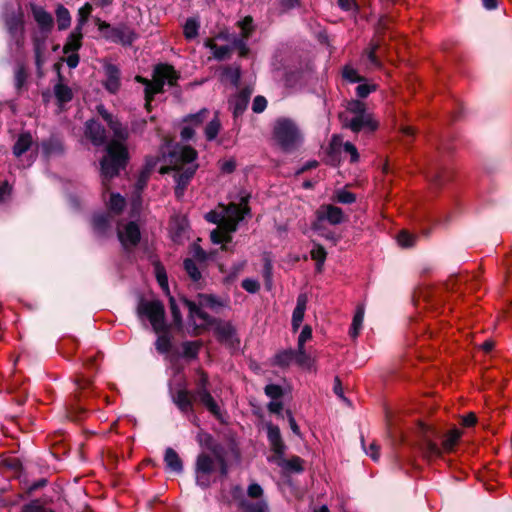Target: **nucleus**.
I'll use <instances>...</instances> for the list:
<instances>
[{"label":"nucleus","mask_w":512,"mask_h":512,"mask_svg":"<svg viewBox=\"0 0 512 512\" xmlns=\"http://www.w3.org/2000/svg\"><path fill=\"white\" fill-rule=\"evenodd\" d=\"M376 86L375 85H369V84H359L356 88V94L360 98L367 97L372 91H375Z\"/></svg>","instance_id":"obj_57"},{"label":"nucleus","mask_w":512,"mask_h":512,"mask_svg":"<svg viewBox=\"0 0 512 512\" xmlns=\"http://www.w3.org/2000/svg\"><path fill=\"white\" fill-rule=\"evenodd\" d=\"M21 512H54L50 507L39 500H33L23 506Z\"/></svg>","instance_id":"obj_41"},{"label":"nucleus","mask_w":512,"mask_h":512,"mask_svg":"<svg viewBox=\"0 0 512 512\" xmlns=\"http://www.w3.org/2000/svg\"><path fill=\"white\" fill-rule=\"evenodd\" d=\"M266 428L270 448L274 453L268 460L283 469L301 472L303 470L301 458L294 456L289 460L284 459L286 446L282 440L279 427L268 423Z\"/></svg>","instance_id":"obj_7"},{"label":"nucleus","mask_w":512,"mask_h":512,"mask_svg":"<svg viewBox=\"0 0 512 512\" xmlns=\"http://www.w3.org/2000/svg\"><path fill=\"white\" fill-rule=\"evenodd\" d=\"M220 208L219 212L210 211L205 216L208 222L218 224V227L211 232V240L215 244L230 242L239 222L250 211L247 196L241 197L238 204L230 203L227 206L221 205Z\"/></svg>","instance_id":"obj_3"},{"label":"nucleus","mask_w":512,"mask_h":512,"mask_svg":"<svg viewBox=\"0 0 512 512\" xmlns=\"http://www.w3.org/2000/svg\"><path fill=\"white\" fill-rule=\"evenodd\" d=\"M343 77L347 80H349L350 82H359L360 81V77L357 73V71L352 68V67H349V66H346L343 70Z\"/></svg>","instance_id":"obj_59"},{"label":"nucleus","mask_w":512,"mask_h":512,"mask_svg":"<svg viewBox=\"0 0 512 512\" xmlns=\"http://www.w3.org/2000/svg\"><path fill=\"white\" fill-rule=\"evenodd\" d=\"M32 15L39 25L40 29L44 32H49L53 27V18L44 8L37 5H31Z\"/></svg>","instance_id":"obj_23"},{"label":"nucleus","mask_w":512,"mask_h":512,"mask_svg":"<svg viewBox=\"0 0 512 512\" xmlns=\"http://www.w3.org/2000/svg\"><path fill=\"white\" fill-rule=\"evenodd\" d=\"M195 135V128L186 123V125L181 130V138L184 141H189Z\"/></svg>","instance_id":"obj_64"},{"label":"nucleus","mask_w":512,"mask_h":512,"mask_svg":"<svg viewBox=\"0 0 512 512\" xmlns=\"http://www.w3.org/2000/svg\"><path fill=\"white\" fill-rule=\"evenodd\" d=\"M182 303L188 310V321L192 327L193 333H197L198 329L206 328L211 325L213 319L205 311L206 308L214 309L219 303L211 295L200 294L197 302L188 299H182Z\"/></svg>","instance_id":"obj_6"},{"label":"nucleus","mask_w":512,"mask_h":512,"mask_svg":"<svg viewBox=\"0 0 512 512\" xmlns=\"http://www.w3.org/2000/svg\"><path fill=\"white\" fill-rule=\"evenodd\" d=\"M265 394L272 400H276L281 398L283 390L279 385L269 384L265 387Z\"/></svg>","instance_id":"obj_50"},{"label":"nucleus","mask_w":512,"mask_h":512,"mask_svg":"<svg viewBox=\"0 0 512 512\" xmlns=\"http://www.w3.org/2000/svg\"><path fill=\"white\" fill-rule=\"evenodd\" d=\"M42 148L46 155H51L61 150L60 144L53 141L44 142Z\"/></svg>","instance_id":"obj_60"},{"label":"nucleus","mask_w":512,"mask_h":512,"mask_svg":"<svg viewBox=\"0 0 512 512\" xmlns=\"http://www.w3.org/2000/svg\"><path fill=\"white\" fill-rule=\"evenodd\" d=\"M155 345L158 352L168 353L171 349V338L166 333L160 334Z\"/></svg>","instance_id":"obj_44"},{"label":"nucleus","mask_w":512,"mask_h":512,"mask_svg":"<svg viewBox=\"0 0 512 512\" xmlns=\"http://www.w3.org/2000/svg\"><path fill=\"white\" fill-rule=\"evenodd\" d=\"M117 236L124 249L129 250L135 247L141 238V232L137 222L131 220L128 222H118Z\"/></svg>","instance_id":"obj_16"},{"label":"nucleus","mask_w":512,"mask_h":512,"mask_svg":"<svg viewBox=\"0 0 512 512\" xmlns=\"http://www.w3.org/2000/svg\"><path fill=\"white\" fill-rule=\"evenodd\" d=\"M61 79V76H59ZM54 95L59 102V104H64L72 100L73 92L70 87L63 84L61 80L54 85Z\"/></svg>","instance_id":"obj_31"},{"label":"nucleus","mask_w":512,"mask_h":512,"mask_svg":"<svg viewBox=\"0 0 512 512\" xmlns=\"http://www.w3.org/2000/svg\"><path fill=\"white\" fill-rule=\"evenodd\" d=\"M182 347H183V353L186 357L193 358V357H196V355L198 354L199 345L197 342H192V341L184 342Z\"/></svg>","instance_id":"obj_49"},{"label":"nucleus","mask_w":512,"mask_h":512,"mask_svg":"<svg viewBox=\"0 0 512 512\" xmlns=\"http://www.w3.org/2000/svg\"><path fill=\"white\" fill-rule=\"evenodd\" d=\"M242 288L249 293H256L260 289V284L256 279L246 278L242 281Z\"/></svg>","instance_id":"obj_52"},{"label":"nucleus","mask_w":512,"mask_h":512,"mask_svg":"<svg viewBox=\"0 0 512 512\" xmlns=\"http://www.w3.org/2000/svg\"><path fill=\"white\" fill-rule=\"evenodd\" d=\"M415 240V236L406 231L400 232L397 238L399 245L405 248L412 247L415 243Z\"/></svg>","instance_id":"obj_48"},{"label":"nucleus","mask_w":512,"mask_h":512,"mask_svg":"<svg viewBox=\"0 0 512 512\" xmlns=\"http://www.w3.org/2000/svg\"><path fill=\"white\" fill-rule=\"evenodd\" d=\"M225 75L233 85H237L240 80V69L239 67L227 68L225 70Z\"/></svg>","instance_id":"obj_56"},{"label":"nucleus","mask_w":512,"mask_h":512,"mask_svg":"<svg viewBox=\"0 0 512 512\" xmlns=\"http://www.w3.org/2000/svg\"><path fill=\"white\" fill-rule=\"evenodd\" d=\"M7 31L10 35L11 41L17 46L21 47L24 41V19L23 13H18L9 16L5 20Z\"/></svg>","instance_id":"obj_17"},{"label":"nucleus","mask_w":512,"mask_h":512,"mask_svg":"<svg viewBox=\"0 0 512 512\" xmlns=\"http://www.w3.org/2000/svg\"><path fill=\"white\" fill-rule=\"evenodd\" d=\"M125 198L119 193H111L107 201L108 213L97 214L93 218L94 232L99 236L107 235L112 229L113 216L120 214L125 206Z\"/></svg>","instance_id":"obj_10"},{"label":"nucleus","mask_w":512,"mask_h":512,"mask_svg":"<svg viewBox=\"0 0 512 512\" xmlns=\"http://www.w3.org/2000/svg\"><path fill=\"white\" fill-rule=\"evenodd\" d=\"M197 442L203 449L209 450L216 459L221 463V472L226 474V462L222 453L221 446L213 439V437L204 431H199L197 434Z\"/></svg>","instance_id":"obj_18"},{"label":"nucleus","mask_w":512,"mask_h":512,"mask_svg":"<svg viewBox=\"0 0 512 512\" xmlns=\"http://www.w3.org/2000/svg\"><path fill=\"white\" fill-rule=\"evenodd\" d=\"M273 139L284 152L296 150L303 141L297 124L288 118H279L273 126Z\"/></svg>","instance_id":"obj_8"},{"label":"nucleus","mask_w":512,"mask_h":512,"mask_svg":"<svg viewBox=\"0 0 512 512\" xmlns=\"http://www.w3.org/2000/svg\"><path fill=\"white\" fill-rule=\"evenodd\" d=\"M330 148L333 152H340L343 150L350 156V161L353 163L359 160V154L355 145H353L351 142L343 143L342 138L339 135H334L332 137Z\"/></svg>","instance_id":"obj_22"},{"label":"nucleus","mask_w":512,"mask_h":512,"mask_svg":"<svg viewBox=\"0 0 512 512\" xmlns=\"http://www.w3.org/2000/svg\"><path fill=\"white\" fill-rule=\"evenodd\" d=\"M294 362L307 369H311L313 367V361L311 360L310 356L305 352L304 348H298L297 350H295Z\"/></svg>","instance_id":"obj_40"},{"label":"nucleus","mask_w":512,"mask_h":512,"mask_svg":"<svg viewBox=\"0 0 512 512\" xmlns=\"http://www.w3.org/2000/svg\"><path fill=\"white\" fill-rule=\"evenodd\" d=\"M216 464L221 466V463L213 455L202 452L196 459V482L202 487H208L210 484L209 475L215 470Z\"/></svg>","instance_id":"obj_14"},{"label":"nucleus","mask_w":512,"mask_h":512,"mask_svg":"<svg viewBox=\"0 0 512 512\" xmlns=\"http://www.w3.org/2000/svg\"><path fill=\"white\" fill-rule=\"evenodd\" d=\"M82 45V32L81 30H77V27L73 32L68 36L67 41L63 47L64 54H69L70 52H77Z\"/></svg>","instance_id":"obj_28"},{"label":"nucleus","mask_w":512,"mask_h":512,"mask_svg":"<svg viewBox=\"0 0 512 512\" xmlns=\"http://www.w3.org/2000/svg\"><path fill=\"white\" fill-rule=\"evenodd\" d=\"M311 258L316 261V270L318 272L322 271L324 262L327 257V252L324 247L320 244H314L313 248L310 252Z\"/></svg>","instance_id":"obj_32"},{"label":"nucleus","mask_w":512,"mask_h":512,"mask_svg":"<svg viewBox=\"0 0 512 512\" xmlns=\"http://www.w3.org/2000/svg\"><path fill=\"white\" fill-rule=\"evenodd\" d=\"M315 232H317L321 237L327 239V240H331V241H336L337 238L335 237V234L334 232L328 230L325 226H324V223H321V228L320 229H313Z\"/></svg>","instance_id":"obj_63"},{"label":"nucleus","mask_w":512,"mask_h":512,"mask_svg":"<svg viewBox=\"0 0 512 512\" xmlns=\"http://www.w3.org/2000/svg\"><path fill=\"white\" fill-rule=\"evenodd\" d=\"M170 309H171V314H172L173 321H174L175 325L181 326L182 316H181L180 310L176 304V301L173 297H170Z\"/></svg>","instance_id":"obj_54"},{"label":"nucleus","mask_w":512,"mask_h":512,"mask_svg":"<svg viewBox=\"0 0 512 512\" xmlns=\"http://www.w3.org/2000/svg\"><path fill=\"white\" fill-rule=\"evenodd\" d=\"M220 129H221V122L216 114L215 117L211 121H209L207 123V125L205 126L204 134H205L206 139L208 141L215 140L216 137L218 136Z\"/></svg>","instance_id":"obj_34"},{"label":"nucleus","mask_w":512,"mask_h":512,"mask_svg":"<svg viewBox=\"0 0 512 512\" xmlns=\"http://www.w3.org/2000/svg\"><path fill=\"white\" fill-rule=\"evenodd\" d=\"M155 271H156L157 281H158L160 287L164 291L168 292V280H167V276H166V273H165L163 267H161L160 265H156Z\"/></svg>","instance_id":"obj_51"},{"label":"nucleus","mask_w":512,"mask_h":512,"mask_svg":"<svg viewBox=\"0 0 512 512\" xmlns=\"http://www.w3.org/2000/svg\"><path fill=\"white\" fill-rule=\"evenodd\" d=\"M184 35L186 39H194L198 35L199 23L194 18H189L184 25Z\"/></svg>","instance_id":"obj_39"},{"label":"nucleus","mask_w":512,"mask_h":512,"mask_svg":"<svg viewBox=\"0 0 512 512\" xmlns=\"http://www.w3.org/2000/svg\"><path fill=\"white\" fill-rule=\"evenodd\" d=\"M193 400H195L193 393L186 389L178 390L173 396L174 403L183 413L193 411Z\"/></svg>","instance_id":"obj_24"},{"label":"nucleus","mask_w":512,"mask_h":512,"mask_svg":"<svg viewBox=\"0 0 512 512\" xmlns=\"http://www.w3.org/2000/svg\"><path fill=\"white\" fill-rule=\"evenodd\" d=\"M267 107V100L263 96H256L252 103V110L255 113L263 112Z\"/></svg>","instance_id":"obj_55"},{"label":"nucleus","mask_w":512,"mask_h":512,"mask_svg":"<svg viewBox=\"0 0 512 512\" xmlns=\"http://www.w3.org/2000/svg\"><path fill=\"white\" fill-rule=\"evenodd\" d=\"M335 200L343 204H351L355 202L356 197L353 193L347 190H338L335 194Z\"/></svg>","instance_id":"obj_47"},{"label":"nucleus","mask_w":512,"mask_h":512,"mask_svg":"<svg viewBox=\"0 0 512 512\" xmlns=\"http://www.w3.org/2000/svg\"><path fill=\"white\" fill-rule=\"evenodd\" d=\"M56 18L59 30H65L71 24L70 13L63 5H58L56 9Z\"/></svg>","instance_id":"obj_33"},{"label":"nucleus","mask_w":512,"mask_h":512,"mask_svg":"<svg viewBox=\"0 0 512 512\" xmlns=\"http://www.w3.org/2000/svg\"><path fill=\"white\" fill-rule=\"evenodd\" d=\"M209 114V110L206 108L201 109L195 114H190L185 117L184 122L191 125L193 128L200 126L204 120L207 118Z\"/></svg>","instance_id":"obj_37"},{"label":"nucleus","mask_w":512,"mask_h":512,"mask_svg":"<svg viewBox=\"0 0 512 512\" xmlns=\"http://www.w3.org/2000/svg\"><path fill=\"white\" fill-rule=\"evenodd\" d=\"M26 71L23 66H19L15 71V84L17 88H21L26 81Z\"/></svg>","instance_id":"obj_58"},{"label":"nucleus","mask_w":512,"mask_h":512,"mask_svg":"<svg viewBox=\"0 0 512 512\" xmlns=\"http://www.w3.org/2000/svg\"><path fill=\"white\" fill-rule=\"evenodd\" d=\"M365 308L363 305H358L354 314L349 334L352 338H356L363 326Z\"/></svg>","instance_id":"obj_30"},{"label":"nucleus","mask_w":512,"mask_h":512,"mask_svg":"<svg viewBox=\"0 0 512 512\" xmlns=\"http://www.w3.org/2000/svg\"><path fill=\"white\" fill-rule=\"evenodd\" d=\"M315 220L312 229H320L325 221L331 225H338L344 221V213L341 208L332 204H323L315 212Z\"/></svg>","instance_id":"obj_15"},{"label":"nucleus","mask_w":512,"mask_h":512,"mask_svg":"<svg viewBox=\"0 0 512 512\" xmlns=\"http://www.w3.org/2000/svg\"><path fill=\"white\" fill-rule=\"evenodd\" d=\"M104 71L106 77L103 83L104 87L112 94L117 93L121 85L120 70L113 64H107L104 67Z\"/></svg>","instance_id":"obj_21"},{"label":"nucleus","mask_w":512,"mask_h":512,"mask_svg":"<svg viewBox=\"0 0 512 512\" xmlns=\"http://www.w3.org/2000/svg\"><path fill=\"white\" fill-rule=\"evenodd\" d=\"M312 337V329L310 326L305 325L298 337V348H304L305 343Z\"/></svg>","instance_id":"obj_53"},{"label":"nucleus","mask_w":512,"mask_h":512,"mask_svg":"<svg viewBox=\"0 0 512 512\" xmlns=\"http://www.w3.org/2000/svg\"><path fill=\"white\" fill-rule=\"evenodd\" d=\"M150 174V168H146L139 174V177L136 182V192L137 194H140V192L145 188L148 178ZM140 209V202H139V195H137V199L133 201L132 204V214L133 216H136L139 214Z\"/></svg>","instance_id":"obj_26"},{"label":"nucleus","mask_w":512,"mask_h":512,"mask_svg":"<svg viewBox=\"0 0 512 512\" xmlns=\"http://www.w3.org/2000/svg\"><path fill=\"white\" fill-rule=\"evenodd\" d=\"M307 301L308 298L306 294H300L297 298V304L292 315V328L294 331H297L301 326L306 310Z\"/></svg>","instance_id":"obj_25"},{"label":"nucleus","mask_w":512,"mask_h":512,"mask_svg":"<svg viewBox=\"0 0 512 512\" xmlns=\"http://www.w3.org/2000/svg\"><path fill=\"white\" fill-rule=\"evenodd\" d=\"M85 135L96 146L103 145L106 142V131L104 127L95 120L86 122Z\"/></svg>","instance_id":"obj_20"},{"label":"nucleus","mask_w":512,"mask_h":512,"mask_svg":"<svg viewBox=\"0 0 512 512\" xmlns=\"http://www.w3.org/2000/svg\"><path fill=\"white\" fill-rule=\"evenodd\" d=\"M215 331L222 341H229L234 335V328L228 322H219L215 327Z\"/></svg>","instance_id":"obj_36"},{"label":"nucleus","mask_w":512,"mask_h":512,"mask_svg":"<svg viewBox=\"0 0 512 512\" xmlns=\"http://www.w3.org/2000/svg\"><path fill=\"white\" fill-rule=\"evenodd\" d=\"M196 388L193 391L195 401L200 402L211 414L221 419V410L217 402L208 390V376L203 371H198L195 380Z\"/></svg>","instance_id":"obj_13"},{"label":"nucleus","mask_w":512,"mask_h":512,"mask_svg":"<svg viewBox=\"0 0 512 512\" xmlns=\"http://www.w3.org/2000/svg\"><path fill=\"white\" fill-rule=\"evenodd\" d=\"M97 111L113 132L114 139L106 147V155L101 161L102 184L105 190H109L108 181L117 176L128 160V151L125 141L129 132L126 126L109 113L103 105L97 106Z\"/></svg>","instance_id":"obj_1"},{"label":"nucleus","mask_w":512,"mask_h":512,"mask_svg":"<svg viewBox=\"0 0 512 512\" xmlns=\"http://www.w3.org/2000/svg\"><path fill=\"white\" fill-rule=\"evenodd\" d=\"M137 315L141 320H148L156 333L166 330L165 309L159 300L140 299Z\"/></svg>","instance_id":"obj_11"},{"label":"nucleus","mask_w":512,"mask_h":512,"mask_svg":"<svg viewBox=\"0 0 512 512\" xmlns=\"http://www.w3.org/2000/svg\"><path fill=\"white\" fill-rule=\"evenodd\" d=\"M242 512H268V504L264 500H259L257 502H251L244 500L241 502Z\"/></svg>","instance_id":"obj_35"},{"label":"nucleus","mask_w":512,"mask_h":512,"mask_svg":"<svg viewBox=\"0 0 512 512\" xmlns=\"http://www.w3.org/2000/svg\"><path fill=\"white\" fill-rule=\"evenodd\" d=\"M295 359V350H285L275 356L276 364L280 366H287Z\"/></svg>","instance_id":"obj_43"},{"label":"nucleus","mask_w":512,"mask_h":512,"mask_svg":"<svg viewBox=\"0 0 512 512\" xmlns=\"http://www.w3.org/2000/svg\"><path fill=\"white\" fill-rule=\"evenodd\" d=\"M177 79L176 71L167 64H160L155 67L151 81L141 76H136L135 80L145 85V106L148 111L150 110L154 95L162 92L165 84L169 86L175 85Z\"/></svg>","instance_id":"obj_5"},{"label":"nucleus","mask_w":512,"mask_h":512,"mask_svg":"<svg viewBox=\"0 0 512 512\" xmlns=\"http://www.w3.org/2000/svg\"><path fill=\"white\" fill-rule=\"evenodd\" d=\"M33 144V139L31 134L29 133H22L18 137L14 147H13V154L16 157H21L25 152H27Z\"/></svg>","instance_id":"obj_29"},{"label":"nucleus","mask_w":512,"mask_h":512,"mask_svg":"<svg viewBox=\"0 0 512 512\" xmlns=\"http://www.w3.org/2000/svg\"><path fill=\"white\" fill-rule=\"evenodd\" d=\"M376 48L377 46L371 48L363 55V60L365 61L368 69H376L380 67V62L375 54Z\"/></svg>","instance_id":"obj_42"},{"label":"nucleus","mask_w":512,"mask_h":512,"mask_svg":"<svg viewBox=\"0 0 512 512\" xmlns=\"http://www.w3.org/2000/svg\"><path fill=\"white\" fill-rule=\"evenodd\" d=\"M420 433L424 436V441L422 445V452L427 458L439 457L442 453V449L446 452H450L456 446L458 440L460 439L461 432L458 429H453L449 431L442 441V448H440L435 442H433L429 438L430 428L425 424H420L419 426Z\"/></svg>","instance_id":"obj_12"},{"label":"nucleus","mask_w":512,"mask_h":512,"mask_svg":"<svg viewBox=\"0 0 512 512\" xmlns=\"http://www.w3.org/2000/svg\"><path fill=\"white\" fill-rule=\"evenodd\" d=\"M248 496L251 498H260L263 494V489L261 486L257 483H252L249 485L247 490Z\"/></svg>","instance_id":"obj_61"},{"label":"nucleus","mask_w":512,"mask_h":512,"mask_svg":"<svg viewBox=\"0 0 512 512\" xmlns=\"http://www.w3.org/2000/svg\"><path fill=\"white\" fill-rule=\"evenodd\" d=\"M240 28V37H233L231 41L232 46L229 45H217L214 41L208 40L206 46L210 48L214 57L218 60H223L229 57L231 50L236 49L241 57L248 55L249 49L246 45V41L254 31L253 19L250 16L244 17L243 20L238 22Z\"/></svg>","instance_id":"obj_4"},{"label":"nucleus","mask_w":512,"mask_h":512,"mask_svg":"<svg viewBox=\"0 0 512 512\" xmlns=\"http://www.w3.org/2000/svg\"><path fill=\"white\" fill-rule=\"evenodd\" d=\"M164 461L166 466L173 472L181 473L183 470L182 461L177 452L172 448H167L165 451Z\"/></svg>","instance_id":"obj_27"},{"label":"nucleus","mask_w":512,"mask_h":512,"mask_svg":"<svg viewBox=\"0 0 512 512\" xmlns=\"http://www.w3.org/2000/svg\"><path fill=\"white\" fill-rule=\"evenodd\" d=\"M252 92L251 88H244L229 100L234 117H239L246 110Z\"/></svg>","instance_id":"obj_19"},{"label":"nucleus","mask_w":512,"mask_h":512,"mask_svg":"<svg viewBox=\"0 0 512 512\" xmlns=\"http://www.w3.org/2000/svg\"><path fill=\"white\" fill-rule=\"evenodd\" d=\"M347 113L351 116H345L343 124L353 132H373L378 127V122L366 111L364 103L358 100L348 103Z\"/></svg>","instance_id":"obj_9"},{"label":"nucleus","mask_w":512,"mask_h":512,"mask_svg":"<svg viewBox=\"0 0 512 512\" xmlns=\"http://www.w3.org/2000/svg\"><path fill=\"white\" fill-rule=\"evenodd\" d=\"M184 269L194 282L200 280L201 272L193 259L187 258L184 260Z\"/></svg>","instance_id":"obj_38"},{"label":"nucleus","mask_w":512,"mask_h":512,"mask_svg":"<svg viewBox=\"0 0 512 512\" xmlns=\"http://www.w3.org/2000/svg\"><path fill=\"white\" fill-rule=\"evenodd\" d=\"M315 232H317L321 237L327 239V240H331V241H336L337 238L335 237V234L334 232L328 230L325 226H324V223H321V228L320 229H313Z\"/></svg>","instance_id":"obj_62"},{"label":"nucleus","mask_w":512,"mask_h":512,"mask_svg":"<svg viewBox=\"0 0 512 512\" xmlns=\"http://www.w3.org/2000/svg\"><path fill=\"white\" fill-rule=\"evenodd\" d=\"M92 12V6L90 3H85L78 11V24L77 30H82V27L86 23L88 17Z\"/></svg>","instance_id":"obj_45"},{"label":"nucleus","mask_w":512,"mask_h":512,"mask_svg":"<svg viewBox=\"0 0 512 512\" xmlns=\"http://www.w3.org/2000/svg\"><path fill=\"white\" fill-rule=\"evenodd\" d=\"M272 276H273V265L268 258H265L264 267H263V278L265 280V285L268 290L272 288Z\"/></svg>","instance_id":"obj_46"},{"label":"nucleus","mask_w":512,"mask_h":512,"mask_svg":"<svg viewBox=\"0 0 512 512\" xmlns=\"http://www.w3.org/2000/svg\"><path fill=\"white\" fill-rule=\"evenodd\" d=\"M196 158L197 152L192 147L176 145L169 153V165L160 169L162 174L173 172L174 193L178 200L184 197L186 189L196 173L198 168Z\"/></svg>","instance_id":"obj_2"}]
</instances>
